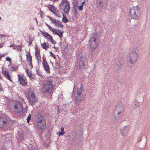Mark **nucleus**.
I'll return each mask as SVG.
<instances>
[{"instance_id": "nucleus-28", "label": "nucleus", "mask_w": 150, "mask_h": 150, "mask_svg": "<svg viewBox=\"0 0 150 150\" xmlns=\"http://www.w3.org/2000/svg\"><path fill=\"white\" fill-rule=\"evenodd\" d=\"M31 117V115L30 114H29L27 117V121L28 123H29V121L30 120Z\"/></svg>"}, {"instance_id": "nucleus-35", "label": "nucleus", "mask_w": 150, "mask_h": 150, "mask_svg": "<svg viewBox=\"0 0 150 150\" xmlns=\"http://www.w3.org/2000/svg\"><path fill=\"white\" fill-rule=\"evenodd\" d=\"M4 54H2V55H0V60L1 59V58L4 57Z\"/></svg>"}, {"instance_id": "nucleus-23", "label": "nucleus", "mask_w": 150, "mask_h": 150, "mask_svg": "<svg viewBox=\"0 0 150 150\" xmlns=\"http://www.w3.org/2000/svg\"><path fill=\"white\" fill-rule=\"evenodd\" d=\"M64 128L63 127H61V131L59 133V136L63 135L65 134V133L64 131Z\"/></svg>"}, {"instance_id": "nucleus-49", "label": "nucleus", "mask_w": 150, "mask_h": 150, "mask_svg": "<svg viewBox=\"0 0 150 150\" xmlns=\"http://www.w3.org/2000/svg\"><path fill=\"white\" fill-rule=\"evenodd\" d=\"M1 19V18L0 17V20Z\"/></svg>"}, {"instance_id": "nucleus-2", "label": "nucleus", "mask_w": 150, "mask_h": 150, "mask_svg": "<svg viewBox=\"0 0 150 150\" xmlns=\"http://www.w3.org/2000/svg\"><path fill=\"white\" fill-rule=\"evenodd\" d=\"M53 80L51 79H48L46 81L45 84L43 85L42 88V91L44 93H52V85Z\"/></svg>"}, {"instance_id": "nucleus-11", "label": "nucleus", "mask_w": 150, "mask_h": 150, "mask_svg": "<svg viewBox=\"0 0 150 150\" xmlns=\"http://www.w3.org/2000/svg\"><path fill=\"white\" fill-rule=\"evenodd\" d=\"M18 81H19L21 85L23 86H25L27 84V81L25 78L21 75L18 74Z\"/></svg>"}, {"instance_id": "nucleus-43", "label": "nucleus", "mask_w": 150, "mask_h": 150, "mask_svg": "<svg viewBox=\"0 0 150 150\" xmlns=\"http://www.w3.org/2000/svg\"><path fill=\"white\" fill-rule=\"evenodd\" d=\"M101 3H102V2H101V1H100L99 2V4L100 5V4H101Z\"/></svg>"}, {"instance_id": "nucleus-32", "label": "nucleus", "mask_w": 150, "mask_h": 150, "mask_svg": "<svg viewBox=\"0 0 150 150\" xmlns=\"http://www.w3.org/2000/svg\"><path fill=\"white\" fill-rule=\"evenodd\" d=\"M116 65H117V66L119 67L121 65V64L119 62H117L116 63Z\"/></svg>"}, {"instance_id": "nucleus-45", "label": "nucleus", "mask_w": 150, "mask_h": 150, "mask_svg": "<svg viewBox=\"0 0 150 150\" xmlns=\"http://www.w3.org/2000/svg\"><path fill=\"white\" fill-rule=\"evenodd\" d=\"M76 88V87L75 86H74V89H75Z\"/></svg>"}, {"instance_id": "nucleus-5", "label": "nucleus", "mask_w": 150, "mask_h": 150, "mask_svg": "<svg viewBox=\"0 0 150 150\" xmlns=\"http://www.w3.org/2000/svg\"><path fill=\"white\" fill-rule=\"evenodd\" d=\"M59 6L60 8L63 10L65 12H68L69 9L70 7L69 3L67 0H62Z\"/></svg>"}, {"instance_id": "nucleus-30", "label": "nucleus", "mask_w": 150, "mask_h": 150, "mask_svg": "<svg viewBox=\"0 0 150 150\" xmlns=\"http://www.w3.org/2000/svg\"><path fill=\"white\" fill-rule=\"evenodd\" d=\"M83 9V6L82 5H81L78 6V10L80 11H81Z\"/></svg>"}, {"instance_id": "nucleus-10", "label": "nucleus", "mask_w": 150, "mask_h": 150, "mask_svg": "<svg viewBox=\"0 0 150 150\" xmlns=\"http://www.w3.org/2000/svg\"><path fill=\"white\" fill-rule=\"evenodd\" d=\"M43 36L47 38L48 41L50 42L52 44H55L56 43L55 41L53 39L52 37L47 32H45L43 33Z\"/></svg>"}, {"instance_id": "nucleus-24", "label": "nucleus", "mask_w": 150, "mask_h": 150, "mask_svg": "<svg viewBox=\"0 0 150 150\" xmlns=\"http://www.w3.org/2000/svg\"><path fill=\"white\" fill-rule=\"evenodd\" d=\"M25 71H26V73L27 74L28 76L29 77H31L32 75V73L31 72H28V69H26Z\"/></svg>"}, {"instance_id": "nucleus-25", "label": "nucleus", "mask_w": 150, "mask_h": 150, "mask_svg": "<svg viewBox=\"0 0 150 150\" xmlns=\"http://www.w3.org/2000/svg\"><path fill=\"white\" fill-rule=\"evenodd\" d=\"M134 105H135V107L136 108L138 107L139 105V103L137 101H134Z\"/></svg>"}, {"instance_id": "nucleus-9", "label": "nucleus", "mask_w": 150, "mask_h": 150, "mask_svg": "<svg viewBox=\"0 0 150 150\" xmlns=\"http://www.w3.org/2000/svg\"><path fill=\"white\" fill-rule=\"evenodd\" d=\"M124 105L122 103L117 105L115 108V112L117 113L118 115H120L124 109Z\"/></svg>"}, {"instance_id": "nucleus-47", "label": "nucleus", "mask_w": 150, "mask_h": 150, "mask_svg": "<svg viewBox=\"0 0 150 150\" xmlns=\"http://www.w3.org/2000/svg\"><path fill=\"white\" fill-rule=\"evenodd\" d=\"M57 14H55V15H56L57 16L59 17V16H58V15H57Z\"/></svg>"}, {"instance_id": "nucleus-21", "label": "nucleus", "mask_w": 150, "mask_h": 150, "mask_svg": "<svg viewBox=\"0 0 150 150\" xmlns=\"http://www.w3.org/2000/svg\"><path fill=\"white\" fill-rule=\"evenodd\" d=\"M40 51L38 50L37 48L35 49V55L38 60V63L41 60V57L40 54Z\"/></svg>"}, {"instance_id": "nucleus-15", "label": "nucleus", "mask_w": 150, "mask_h": 150, "mask_svg": "<svg viewBox=\"0 0 150 150\" xmlns=\"http://www.w3.org/2000/svg\"><path fill=\"white\" fill-rule=\"evenodd\" d=\"M52 33L55 35H58L60 38L61 39L62 37L63 34V32H62L59 29H53Z\"/></svg>"}, {"instance_id": "nucleus-27", "label": "nucleus", "mask_w": 150, "mask_h": 150, "mask_svg": "<svg viewBox=\"0 0 150 150\" xmlns=\"http://www.w3.org/2000/svg\"><path fill=\"white\" fill-rule=\"evenodd\" d=\"M6 60L8 61L10 64H11V58L9 57H7L6 58Z\"/></svg>"}, {"instance_id": "nucleus-6", "label": "nucleus", "mask_w": 150, "mask_h": 150, "mask_svg": "<svg viewBox=\"0 0 150 150\" xmlns=\"http://www.w3.org/2000/svg\"><path fill=\"white\" fill-rule=\"evenodd\" d=\"M45 120L43 118H39L37 121V127L39 129H44L46 127Z\"/></svg>"}, {"instance_id": "nucleus-8", "label": "nucleus", "mask_w": 150, "mask_h": 150, "mask_svg": "<svg viewBox=\"0 0 150 150\" xmlns=\"http://www.w3.org/2000/svg\"><path fill=\"white\" fill-rule=\"evenodd\" d=\"M28 99L30 102L33 103L36 101L37 100L36 96L33 91L28 92Z\"/></svg>"}, {"instance_id": "nucleus-17", "label": "nucleus", "mask_w": 150, "mask_h": 150, "mask_svg": "<svg viewBox=\"0 0 150 150\" xmlns=\"http://www.w3.org/2000/svg\"><path fill=\"white\" fill-rule=\"evenodd\" d=\"M26 61L30 68L32 69L33 68L32 64V57L30 54H28L26 55Z\"/></svg>"}, {"instance_id": "nucleus-1", "label": "nucleus", "mask_w": 150, "mask_h": 150, "mask_svg": "<svg viewBox=\"0 0 150 150\" xmlns=\"http://www.w3.org/2000/svg\"><path fill=\"white\" fill-rule=\"evenodd\" d=\"M141 13L140 8L137 6L131 8L129 11V14L131 18L137 20L140 17Z\"/></svg>"}, {"instance_id": "nucleus-52", "label": "nucleus", "mask_w": 150, "mask_h": 150, "mask_svg": "<svg viewBox=\"0 0 150 150\" xmlns=\"http://www.w3.org/2000/svg\"><path fill=\"white\" fill-rule=\"evenodd\" d=\"M141 139V138L140 139V140H139V142L140 141Z\"/></svg>"}, {"instance_id": "nucleus-46", "label": "nucleus", "mask_w": 150, "mask_h": 150, "mask_svg": "<svg viewBox=\"0 0 150 150\" xmlns=\"http://www.w3.org/2000/svg\"><path fill=\"white\" fill-rule=\"evenodd\" d=\"M57 14H55V15H56L57 16L59 17V16H58V15H57Z\"/></svg>"}, {"instance_id": "nucleus-34", "label": "nucleus", "mask_w": 150, "mask_h": 150, "mask_svg": "<svg viewBox=\"0 0 150 150\" xmlns=\"http://www.w3.org/2000/svg\"><path fill=\"white\" fill-rule=\"evenodd\" d=\"M11 71H13L15 69L13 67H12L11 68Z\"/></svg>"}, {"instance_id": "nucleus-31", "label": "nucleus", "mask_w": 150, "mask_h": 150, "mask_svg": "<svg viewBox=\"0 0 150 150\" xmlns=\"http://www.w3.org/2000/svg\"><path fill=\"white\" fill-rule=\"evenodd\" d=\"M50 53L51 54V56H52V57H53L54 58H55L56 56L52 52H50Z\"/></svg>"}, {"instance_id": "nucleus-7", "label": "nucleus", "mask_w": 150, "mask_h": 150, "mask_svg": "<svg viewBox=\"0 0 150 150\" xmlns=\"http://www.w3.org/2000/svg\"><path fill=\"white\" fill-rule=\"evenodd\" d=\"M13 110L16 113H19L21 112L23 109L22 105L19 102H15L13 104Z\"/></svg>"}, {"instance_id": "nucleus-38", "label": "nucleus", "mask_w": 150, "mask_h": 150, "mask_svg": "<svg viewBox=\"0 0 150 150\" xmlns=\"http://www.w3.org/2000/svg\"><path fill=\"white\" fill-rule=\"evenodd\" d=\"M77 6V2H76V3H75L74 5V7Z\"/></svg>"}, {"instance_id": "nucleus-14", "label": "nucleus", "mask_w": 150, "mask_h": 150, "mask_svg": "<svg viewBox=\"0 0 150 150\" xmlns=\"http://www.w3.org/2000/svg\"><path fill=\"white\" fill-rule=\"evenodd\" d=\"M82 91V87L81 86L79 88H78L77 89L76 93L78 95L76 97V100L80 101L82 99V98L80 97V96H81V93Z\"/></svg>"}, {"instance_id": "nucleus-39", "label": "nucleus", "mask_w": 150, "mask_h": 150, "mask_svg": "<svg viewBox=\"0 0 150 150\" xmlns=\"http://www.w3.org/2000/svg\"><path fill=\"white\" fill-rule=\"evenodd\" d=\"M19 57H20V60H21V59H22V57H21V54L19 55Z\"/></svg>"}, {"instance_id": "nucleus-36", "label": "nucleus", "mask_w": 150, "mask_h": 150, "mask_svg": "<svg viewBox=\"0 0 150 150\" xmlns=\"http://www.w3.org/2000/svg\"><path fill=\"white\" fill-rule=\"evenodd\" d=\"M122 129H121V130H120V132H121V133L122 134L123 136V135H124V133H123V132H122Z\"/></svg>"}, {"instance_id": "nucleus-18", "label": "nucleus", "mask_w": 150, "mask_h": 150, "mask_svg": "<svg viewBox=\"0 0 150 150\" xmlns=\"http://www.w3.org/2000/svg\"><path fill=\"white\" fill-rule=\"evenodd\" d=\"M48 7L49 10L55 14L57 13L58 11L53 5H49Z\"/></svg>"}, {"instance_id": "nucleus-41", "label": "nucleus", "mask_w": 150, "mask_h": 150, "mask_svg": "<svg viewBox=\"0 0 150 150\" xmlns=\"http://www.w3.org/2000/svg\"><path fill=\"white\" fill-rule=\"evenodd\" d=\"M2 89L1 87V84H0V91L2 90Z\"/></svg>"}, {"instance_id": "nucleus-13", "label": "nucleus", "mask_w": 150, "mask_h": 150, "mask_svg": "<svg viewBox=\"0 0 150 150\" xmlns=\"http://www.w3.org/2000/svg\"><path fill=\"white\" fill-rule=\"evenodd\" d=\"M2 72L3 75L4 76L5 78L8 79L10 81H12L9 72L7 69H6L4 71L3 69L2 68Z\"/></svg>"}, {"instance_id": "nucleus-50", "label": "nucleus", "mask_w": 150, "mask_h": 150, "mask_svg": "<svg viewBox=\"0 0 150 150\" xmlns=\"http://www.w3.org/2000/svg\"><path fill=\"white\" fill-rule=\"evenodd\" d=\"M12 45H11L10 46V47H12Z\"/></svg>"}, {"instance_id": "nucleus-40", "label": "nucleus", "mask_w": 150, "mask_h": 150, "mask_svg": "<svg viewBox=\"0 0 150 150\" xmlns=\"http://www.w3.org/2000/svg\"><path fill=\"white\" fill-rule=\"evenodd\" d=\"M1 77H2V76H1V71H0V79H1Z\"/></svg>"}, {"instance_id": "nucleus-44", "label": "nucleus", "mask_w": 150, "mask_h": 150, "mask_svg": "<svg viewBox=\"0 0 150 150\" xmlns=\"http://www.w3.org/2000/svg\"><path fill=\"white\" fill-rule=\"evenodd\" d=\"M74 10L75 11H76V12H77V9L76 8H74Z\"/></svg>"}, {"instance_id": "nucleus-22", "label": "nucleus", "mask_w": 150, "mask_h": 150, "mask_svg": "<svg viewBox=\"0 0 150 150\" xmlns=\"http://www.w3.org/2000/svg\"><path fill=\"white\" fill-rule=\"evenodd\" d=\"M62 21L64 23H66L68 22V19L66 18V16L63 14Z\"/></svg>"}, {"instance_id": "nucleus-3", "label": "nucleus", "mask_w": 150, "mask_h": 150, "mask_svg": "<svg viewBox=\"0 0 150 150\" xmlns=\"http://www.w3.org/2000/svg\"><path fill=\"white\" fill-rule=\"evenodd\" d=\"M138 58V54L135 51H132L128 54L127 59L128 62L130 64H133L137 61Z\"/></svg>"}, {"instance_id": "nucleus-48", "label": "nucleus", "mask_w": 150, "mask_h": 150, "mask_svg": "<svg viewBox=\"0 0 150 150\" xmlns=\"http://www.w3.org/2000/svg\"><path fill=\"white\" fill-rule=\"evenodd\" d=\"M3 0H0V1H2Z\"/></svg>"}, {"instance_id": "nucleus-33", "label": "nucleus", "mask_w": 150, "mask_h": 150, "mask_svg": "<svg viewBox=\"0 0 150 150\" xmlns=\"http://www.w3.org/2000/svg\"><path fill=\"white\" fill-rule=\"evenodd\" d=\"M18 48L17 49L19 50H21V48L20 45H18Z\"/></svg>"}, {"instance_id": "nucleus-12", "label": "nucleus", "mask_w": 150, "mask_h": 150, "mask_svg": "<svg viewBox=\"0 0 150 150\" xmlns=\"http://www.w3.org/2000/svg\"><path fill=\"white\" fill-rule=\"evenodd\" d=\"M8 124L7 120L6 118L4 117L0 118V127L7 126Z\"/></svg>"}, {"instance_id": "nucleus-20", "label": "nucleus", "mask_w": 150, "mask_h": 150, "mask_svg": "<svg viewBox=\"0 0 150 150\" xmlns=\"http://www.w3.org/2000/svg\"><path fill=\"white\" fill-rule=\"evenodd\" d=\"M81 59L80 61L78 63V65L79 67V69H83L85 68V64L84 62L83 61V57L81 58Z\"/></svg>"}, {"instance_id": "nucleus-42", "label": "nucleus", "mask_w": 150, "mask_h": 150, "mask_svg": "<svg viewBox=\"0 0 150 150\" xmlns=\"http://www.w3.org/2000/svg\"><path fill=\"white\" fill-rule=\"evenodd\" d=\"M84 3H85L84 1H83V2L82 3V4L81 5H82V6H83V5L84 4Z\"/></svg>"}, {"instance_id": "nucleus-51", "label": "nucleus", "mask_w": 150, "mask_h": 150, "mask_svg": "<svg viewBox=\"0 0 150 150\" xmlns=\"http://www.w3.org/2000/svg\"><path fill=\"white\" fill-rule=\"evenodd\" d=\"M54 48H56V47H55V46H54Z\"/></svg>"}, {"instance_id": "nucleus-16", "label": "nucleus", "mask_w": 150, "mask_h": 150, "mask_svg": "<svg viewBox=\"0 0 150 150\" xmlns=\"http://www.w3.org/2000/svg\"><path fill=\"white\" fill-rule=\"evenodd\" d=\"M51 20L52 23H54V25L56 26L62 27L63 25L62 24L61 22L58 20L55 19L53 18H52Z\"/></svg>"}, {"instance_id": "nucleus-19", "label": "nucleus", "mask_w": 150, "mask_h": 150, "mask_svg": "<svg viewBox=\"0 0 150 150\" xmlns=\"http://www.w3.org/2000/svg\"><path fill=\"white\" fill-rule=\"evenodd\" d=\"M43 65L45 71L47 72V73H49L50 72L49 70V67L47 65V64L45 60L44 59V57H43Z\"/></svg>"}, {"instance_id": "nucleus-37", "label": "nucleus", "mask_w": 150, "mask_h": 150, "mask_svg": "<svg viewBox=\"0 0 150 150\" xmlns=\"http://www.w3.org/2000/svg\"><path fill=\"white\" fill-rule=\"evenodd\" d=\"M50 0L51 1L53 2H55L56 1H58L59 0Z\"/></svg>"}, {"instance_id": "nucleus-4", "label": "nucleus", "mask_w": 150, "mask_h": 150, "mask_svg": "<svg viewBox=\"0 0 150 150\" xmlns=\"http://www.w3.org/2000/svg\"><path fill=\"white\" fill-rule=\"evenodd\" d=\"M89 45L92 49H95L98 45L97 36L96 34H94L90 39L89 40Z\"/></svg>"}, {"instance_id": "nucleus-26", "label": "nucleus", "mask_w": 150, "mask_h": 150, "mask_svg": "<svg viewBox=\"0 0 150 150\" xmlns=\"http://www.w3.org/2000/svg\"><path fill=\"white\" fill-rule=\"evenodd\" d=\"M46 43H44L41 44L42 47L45 49H47L48 48V46L46 45Z\"/></svg>"}, {"instance_id": "nucleus-29", "label": "nucleus", "mask_w": 150, "mask_h": 150, "mask_svg": "<svg viewBox=\"0 0 150 150\" xmlns=\"http://www.w3.org/2000/svg\"><path fill=\"white\" fill-rule=\"evenodd\" d=\"M46 25L49 28L50 30L52 31H52H53V29H55L54 28H52L51 26H50L49 25H48L47 24Z\"/></svg>"}]
</instances>
